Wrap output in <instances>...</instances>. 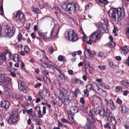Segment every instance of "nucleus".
<instances>
[{"instance_id":"nucleus-1","label":"nucleus","mask_w":129,"mask_h":129,"mask_svg":"<svg viewBox=\"0 0 129 129\" xmlns=\"http://www.w3.org/2000/svg\"><path fill=\"white\" fill-rule=\"evenodd\" d=\"M109 17L114 21H119L124 16L125 13L123 8L111 9L108 11Z\"/></svg>"},{"instance_id":"nucleus-2","label":"nucleus","mask_w":129,"mask_h":129,"mask_svg":"<svg viewBox=\"0 0 129 129\" xmlns=\"http://www.w3.org/2000/svg\"><path fill=\"white\" fill-rule=\"evenodd\" d=\"M109 110L107 108L105 109L102 108L100 106L98 107L96 109H93L89 111V113H91L95 115L98 114L102 117H104V116L106 117L108 116V113Z\"/></svg>"},{"instance_id":"nucleus-3","label":"nucleus","mask_w":129,"mask_h":129,"mask_svg":"<svg viewBox=\"0 0 129 129\" xmlns=\"http://www.w3.org/2000/svg\"><path fill=\"white\" fill-rule=\"evenodd\" d=\"M15 31V28L14 27L13 25L9 23L6 26L4 33L6 37L11 38L14 35Z\"/></svg>"},{"instance_id":"nucleus-4","label":"nucleus","mask_w":129,"mask_h":129,"mask_svg":"<svg viewBox=\"0 0 129 129\" xmlns=\"http://www.w3.org/2000/svg\"><path fill=\"white\" fill-rule=\"evenodd\" d=\"M66 38L72 42L76 41L78 38L75 33L72 29L67 30L64 33Z\"/></svg>"},{"instance_id":"nucleus-5","label":"nucleus","mask_w":129,"mask_h":129,"mask_svg":"<svg viewBox=\"0 0 129 129\" xmlns=\"http://www.w3.org/2000/svg\"><path fill=\"white\" fill-rule=\"evenodd\" d=\"M101 33V31L98 30L92 33L89 36V39L86 42L87 43L91 45L92 42H96Z\"/></svg>"},{"instance_id":"nucleus-6","label":"nucleus","mask_w":129,"mask_h":129,"mask_svg":"<svg viewBox=\"0 0 129 129\" xmlns=\"http://www.w3.org/2000/svg\"><path fill=\"white\" fill-rule=\"evenodd\" d=\"M0 83L5 87H7L8 85L11 84V79L4 74H0Z\"/></svg>"},{"instance_id":"nucleus-7","label":"nucleus","mask_w":129,"mask_h":129,"mask_svg":"<svg viewBox=\"0 0 129 129\" xmlns=\"http://www.w3.org/2000/svg\"><path fill=\"white\" fill-rule=\"evenodd\" d=\"M14 17L15 20L20 23L24 22L26 20L24 14L20 11H18L16 12Z\"/></svg>"},{"instance_id":"nucleus-8","label":"nucleus","mask_w":129,"mask_h":129,"mask_svg":"<svg viewBox=\"0 0 129 129\" xmlns=\"http://www.w3.org/2000/svg\"><path fill=\"white\" fill-rule=\"evenodd\" d=\"M108 113V116L106 117L110 118L113 124H115L117 125L121 124V121L119 117L117 116L115 117L113 116L112 113L109 112V111Z\"/></svg>"},{"instance_id":"nucleus-9","label":"nucleus","mask_w":129,"mask_h":129,"mask_svg":"<svg viewBox=\"0 0 129 129\" xmlns=\"http://www.w3.org/2000/svg\"><path fill=\"white\" fill-rule=\"evenodd\" d=\"M19 116L18 112L14 111L8 119L10 123H16L18 120Z\"/></svg>"},{"instance_id":"nucleus-10","label":"nucleus","mask_w":129,"mask_h":129,"mask_svg":"<svg viewBox=\"0 0 129 129\" xmlns=\"http://www.w3.org/2000/svg\"><path fill=\"white\" fill-rule=\"evenodd\" d=\"M18 88L20 90L26 93L28 92L29 89L28 87L24 85V82L23 81H18Z\"/></svg>"},{"instance_id":"nucleus-11","label":"nucleus","mask_w":129,"mask_h":129,"mask_svg":"<svg viewBox=\"0 0 129 129\" xmlns=\"http://www.w3.org/2000/svg\"><path fill=\"white\" fill-rule=\"evenodd\" d=\"M77 5L75 3L69 4L67 11L71 13L74 14L76 13L77 11Z\"/></svg>"},{"instance_id":"nucleus-12","label":"nucleus","mask_w":129,"mask_h":129,"mask_svg":"<svg viewBox=\"0 0 129 129\" xmlns=\"http://www.w3.org/2000/svg\"><path fill=\"white\" fill-rule=\"evenodd\" d=\"M54 30L53 29H52L51 31L47 32L45 33L44 34V36H43L42 38L43 39H50L53 37L54 35H53L54 34Z\"/></svg>"},{"instance_id":"nucleus-13","label":"nucleus","mask_w":129,"mask_h":129,"mask_svg":"<svg viewBox=\"0 0 129 129\" xmlns=\"http://www.w3.org/2000/svg\"><path fill=\"white\" fill-rule=\"evenodd\" d=\"M0 106L4 108L7 111L9 108L10 105L9 102L7 101L3 100L0 102Z\"/></svg>"},{"instance_id":"nucleus-14","label":"nucleus","mask_w":129,"mask_h":129,"mask_svg":"<svg viewBox=\"0 0 129 129\" xmlns=\"http://www.w3.org/2000/svg\"><path fill=\"white\" fill-rule=\"evenodd\" d=\"M86 126L88 129H95V126L93 123L91 122L90 119L88 118H87L86 121Z\"/></svg>"},{"instance_id":"nucleus-15","label":"nucleus","mask_w":129,"mask_h":129,"mask_svg":"<svg viewBox=\"0 0 129 129\" xmlns=\"http://www.w3.org/2000/svg\"><path fill=\"white\" fill-rule=\"evenodd\" d=\"M121 112L122 113H125L129 112V110L124 105H121L119 108Z\"/></svg>"},{"instance_id":"nucleus-16","label":"nucleus","mask_w":129,"mask_h":129,"mask_svg":"<svg viewBox=\"0 0 129 129\" xmlns=\"http://www.w3.org/2000/svg\"><path fill=\"white\" fill-rule=\"evenodd\" d=\"M86 52H87L88 54L91 57L92 56L96 54V52H95L93 51H91L89 49H87V48H85L84 50V54L85 56Z\"/></svg>"},{"instance_id":"nucleus-17","label":"nucleus","mask_w":129,"mask_h":129,"mask_svg":"<svg viewBox=\"0 0 129 129\" xmlns=\"http://www.w3.org/2000/svg\"><path fill=\"white\" fill-rule=\"evenodd\" d=\"M122 54L126 55L129 50V47L127 46L122 47L121 48Z\"/></svg>"},{"instance_id":"nucleus-18","label":"nucleus","mask_w":129,"mask_h":129,"mask_svg":"<svg viewBox=\"0 0 129 129\" xmlns=\"http://www.w3.org/2000/svg\"><path fill=\"white\" fill-rule=\"evenodd\" d=\"M8 55L9 56L8 57V59L9 60L10 59V57L11 55V53L9 52L6 54L5 53H2L1 54V57L3 60H6V56Z\"/></svg>"},{"instance_id":"nucleus-19","label":"nucleus","mask_w":129,"mask_h":129,"mask_svg":"<svg viewBox=\"0 0 129 129\" xmlns=\"http://www.w3.org/2000/svg\"><path fill=\"white\" fill-rule=\"evenodd\" d=\"M123 88L129 87V82L127 80H123L121 82L120 84Z\"/></svg>"},{"instance_id":"nucleus-20","label":"nucleus","mask_w":129,"mask_h":129,"mask_svg":"<svg viewBox=\"0 0 129 129\" xmlns=\"http://www.w3.org/2000/svg\"><path fill=\"white\" fill-rule=\"evenodd\" d=\"M92 89V90H94L96 92H97V91L100 89L98 85L95 82H92L91 83Z\"/></svg>"},{"instance_id":"nucleus-21","label":"nucleus","mask_w":129,"mask_h":129,"mask_svg":"<svg viewBox=\"0 0 129 129\" xmlns=\"http://www.w3.org/2000/svg\"><path fill=\"white\" fill-rule=\"evenodd\" d=\"M79 109L76 107H71L70 109V112L71 114L74 115L77 113Z\"/></svg>"},{"instance_id":"nucleus-22","label":"nucleus","mask_w":129,"mask_h":129,"mask_svg":"<svg viewBox=\"0 0 129 129\" xmlns=\"http://www.w3.org/2000/svg\"><path fill=\"white\" fill-rule=\"evenodd\" d=\"M35 109L36 110L37 109L38 110V111L37 114L39 118H40L43 117V114H42L41 113V111L40 108L37 106H36L35 107Z\"/></svg>"},{"instance_id":"nucleus-23","label":"nucleus","mask_w":129,"mask_h":129,"mask_svg":"<svg viewBox=\"0 0 129 129\" xmlns=\"http://www.w3.org/2000/svg\"><path fill=\"white\" fill-rule=\"evenodd\" d=\"M97 93H98L100 95L103 97L106 96L107 94V92L105 91L102 90L101 89H99L98 91H97Z\"/></svg>"},{"instance_id":"nucleus-24","label":"nucleus","mask_w":129,"mask_h":129,"mask_svg":"<svg viewBox=\"0 0 129 129\" xmlns=\"http://www.w3.org/2000/svg\"><path fill=\"white\" fill-rule=\"evenodd\" d=\"M123 87H121V85L117 86L115 87L116 92L119 93H120L123 90Z\"/></svg>"},{"instance_id":"nucleus-25","label":"nucleus","mask_w":129,"mask_h":129,"mask_svg":"<svg viewBox=\"0 0 129 129\" xmlns=\"http://www.w3.org/2000/svg\"><path fill=\"white\" fill-rule=\"evenodd\" d=\"M38 6L40 9L44 8L45 6V4L42 2H39L38 3Z\"/></svg>"},{"instance_id":"nucleus-26","label":"nucleus","mask_w":129,"mask_h":129,"mask_svg":"<svg viewBox=\"0 0 129 129\" xmlns=\"http://www.w3.org/2000/svg\"><path fill=\"white\" fill-rule=\"evenodd\" d=\"M96 26L98 27L97 30L101 31V30L103 29V24L101 22L98 23L96 24Z\"/></svg>"},{"instance_id":"nucleus-27","label":"nucleus","mask_w":129,"mask_h":129,"mask_svg":"<svg viewBox=\"0 0 129 129\" xmlns=\"http://www.w3.org/2000/svg\"><path fill=\"white\" fill-rule=\"evenodd\" d=\"M13 60L15 62L19 61V56L17 54L13 55Z\"/></svg>"},{"instance_id":"nucleus-28","label":"nucleus","mask_w":129,"mask_h":129,"mask_svg":"<svg viewBox=\"0 0 129 129\" xmlns=\"http://www.w3.org/2000/svg\"><path fill=\"white\" fill-rule=\"evenodd\" d=\"M69 6V4H67L66 3H62L61 4V7L64 10L67 11L68 9V7Z\"/></svg>"},{"instance_id":"nucleus-29","label":"nucleus","mask_w":129,"mask_h":129,"mask_svg":"<svg viewBox=\"0 0 129 129\" xmlns=\"http://www.w3.org/2000/svg\"><path fill=\"white\" fill-rule=\"evenodd\" d=\"M89 115L91 118L92 123H95L97 121V120L94 117L93 115L91 113H89Z\"/></svg>"},{"instance_id":"nucleus-30","label":"nucleus","mask_w":129,"mask_h":129,"mask_svg":"<svg viewBox=\"0 0 129 129\" xmlns=\"http://www.w3.org/2000/svg\"><path fill=\"white\" fill-rule=\"evenodd\" d=\"M33 12H34L35 13L37 14L40 13H41V11L38 8H35L33 7H32V8Z\"/></svg>"},{"instance_id":"nucleus-31","label":"nucleus","mask_w":129,"mask_h":129,"mask_svg":"<svg viewBox=\"0 0 129 129\" xmlns=\"http://www.w3.org/2000/svg\"><path fill=\"white\" fill-rule=\"evenodd\" d=\"M58 60L61 61L65 62L66 61L64 57L61 55H59L58 57Z\"/></svg>"},{"instance_id":"nucleus-32","label":"nucleus","mask_w":129,"mask_h":129,"mask_svg":"<svg viewBox=\"0 0 129 129\" xmlns=\"http://www.w3.org/2000/svg\"><path fill=\"white\" fill-rule=\"evenodd\" d=\"M110 101L111 102L110 105V107L112 110H114L115 108V106L112 100H110Z\"/></svg>"},{"instance_id":"nucleus-33","label":"nucleus","mask_w":129,"mask_h":129,"mask_svg":"<svg viewBox=\"0 0 129 129\" xmlns=\"http://www.w3.org/2000/svg\"><path fill=\"white\" fill-rule=\"evenodd\" d=\"M36 122L37 123V124L39 125H41L42 123V121L40 119H35Z\"/></svg>"},{"instance_id":"nucleus-34","label":"nucleus","mask_w":129,"mask_h":129,"mask_svg":"<svg viewBox=\"0 0 129 129\" xmlns=\"http://www.w3.org/2000/svg\"><path fill=\"white\" fill-rule=\"evenodd\" d=\"M70 102V100L68 98H66L64 100V104L67 105L69 104Z\"/></svg>"},{"instance_id":"nucleus-35","label":"nucleus","mask_w":129,"mask_h":129,"mask_svg":"<svg viewBox=\"0 0 129 129\" xmlns=\"http://www.w3.org/2000/svg\"><path fill=\"white\" fill-rule=\"evenodd\" d=\"M86 87V89L88 90L89 91H90L92 89L91 84L87 85Z\"/></svg>"},{"instance_id":"nucleus-36","label":"nucleus","mask_w":129,"mask_h":129,"mask_svg":"<svg viewBox=\"0 0 129 129\" xmlns=\"http://www.w3.org/2000/svg\"><path fill=\"white\" fill-rule=\"evenodd\" d=\"M30 116H31L32 118L34 120L37 117V116L36 115V113H32L31 114Z\"/></svg>"},{"instance_id":"nucleus-37","label":"nucleus","mask_w":129,"mask_h":129,"mask_svg":"<svg viewBox=\"0 0 129 129\" xmlns=\"http://www.w3.org/2000/svg\"><path fill=\"white\" fill-rule=\"evenodd\" d=\"M75 81L76 83L78 84H82L83 83V82L82 81L78 79H75Z\"/></svg>"},{"instance_id":"nucleus-38","label":"nucleus","mask_w":129,"mask_h":129,"mask_svg":"<svg viewBox=\"0 0 129 129\" xmlns=\"http://www.w3.org/2000/svg\"><path fill=\"white\" fill-rule=\"evenodd\" d=\"M48 50L49 52L51 54L54 52V49L52 46H51L48 48Z\"/></svg>"},{"instance_id":"nucleus-39","label":"nucleus","mask_w":129,"mask_h":129,"mask_svg":"<svg viewBox=\"0 0 129 129\" xmlns=\"http://www.w3.org/2000/svg\"><path fill=\"white\" fill-rule=\"evenodd\" d=\"M43 95L45 97H46V98H48L50 96L49 92L48 90L45 92V93Z\"/></svg>"},{"instance_id":"nucleus-40","label":"nucleus","mask_w":129,"mask_h":129,"mask_svg":"<svg viewBox=\"0 0 129 129\" xmlns=\"http://www.w3.org/2000/svg\"><path fill=\"white\" fill-rule=\"evenodd\" d=\"M108 44L111 47H113L115 46V43L114 42L111 41Z\"/></svg>"},{"instance_id":"nucleus-41","label":"nucleus","mask_w":129,"mask_h":129,"mask_svg":"<svg viewBox=\"0 0 129 129\" xmlns=\"http://www.w3.org/2000/svg\"><path fill=\"white\" fill-rule=\"evenodd\" d=\"M89 91L87 89H85L83 91L84 95L86 96H88L89 95Z\"/></svg>"},{"instance_id":"nucleus-42","label":"nucleus","mask_w":129,"mask_h":129,"mask_svg":"<svg viewBox=\"0 0 129 129\" xmlns=\"http://www.w3.org/2000/svg\"><path fill=\"white\" fill-rule=\"evenodd\" d=\"M118 29L117 28L114 27V29L113 30V33L114 34V35L115 36H116L117 35V34L116 33V32L117 31H118Z\"/></svg>"},{"instance_id":"nucleus-43","label":"nucleus","mask_w":129,"mask_h":129,"mask_svg":"<svg viewBox=\"0 0 129 129\" xmlns=\"http://www.w3.org/2000/svg\"><path fill=\"white\" fill-rule=\"evenodd\" d=\"M54 9L56 13H59L60 12V10L59 8L56 7L54 8Z\"/></svg>"},{"instance_id":"nucleus-44","label":"nucleus","mask_w":129,"mask_h":129,"mask_svg":"<svg viewBox=\"0 0 129 129\" xmlns=\"http://www.w3.org/2000/svg\"><path fill=\"white\" fill-rule=\"evenodd\" d=\"M98 67L101 70H104L106 69L105 66V65H103L102 66L100 65Z\"/></svg>"},{"instance_id":"nucleus-45","label":"nucleus","mask_w":129,"mask_h":129,"mask_svg":"<svg viewBox=\"0 0 129 129\" xmlns=\"http://www.w3.org/2000/svg\"><path fill=\"white\" fill-rule=\"evenodd\" d=\"M24 51L27 53H29V48L27 47H25L24 49Z\"/></svg>"},{"instance_id":"nucleus-46","label":"nucleus","mask_w":129,"mask_h":129,"mask_svg":"<svg viewBox=\"0 0 129 129\" xmlns=\"http://www.w3.org/2000/svg\"><path fill=\"white\" fill-rule=\"evenodd\" d=\"M101 3L104 5H106L108 4V1L106 0H99Z\"/></svg>"},{"instance_id":"nucleus-47","label":"nucleus","mask_w":129,"mask_h":129,"mask_svg":"<svg viewBox=\"0 0 129 129\" xmlns=\"http://www.w3.org/2000/svg\"><path fill=\"white\" fill-rule=\"evenodd\" d=\"M0 14L2 15H4L3 10L2 6L0 7Z\"/></svg>"},{"instance_id":"nucleus-48","label":"nucleus","mask_w":129,"mask_h":129,"mask_svg":"<svg viewBox=\"0 0 129 129\" xmlns=\"http://www.w3.org/2000/svg\"><path fill=\"white\" fill-rule=\"evenodd\" d=\"M19 63L21 64L20 66L21 67V68L24 69V64L23 62L21 61H19Z\"/></svg>"},{"instance_id":"nucleus-49","label":"nucleus","mask_w":129,"mask_h":129,"mask_svg":"<svg viewBox=\"0 0 129 129\" xmlns=\"http://www.w3.org/2000/svg\"><path fill=\"white\" fill-rule=\"evenodd\" d=\"M104 127L105 128H108L109 129L111 128V127L109 126V123L107 122L104 125Z\"/></svg>"},{"instance_id":"nucleus-50","label":"nucleus","mask_w":129,"mask_h":129,"mask_svg":"<svg viewBox=\"0 0 129 129\" xmlns=\"http://www.w3.org/2000/svg\"><path fill=\"white\" fill-rule=\"evenodd\" d=\"M42 66L44 68H50L51 67V65L49 63H48L47 65V66H45L43 64H42Z\"/></svg>"},{"instance_id":"nucleus-51","label":"nucleus","mask_w":129,"mask_h":129,"mask_svg":"<svg viewBox=\"0 0 129 129\" xmlns=\"http://www.w3.org/2000/svg\"><path fill=\"white\" fill-rule=\"evenodd\" d=\"M128 59L125 60L124 63L126 64L129 67V56L128 57Z\"/></svg>"},{"instance_id":"nucleus-52","label":"nucleus","mask_w":129,"mask_h":129,"mask_svg":"<svg viewBox=\"0 0 129 129\" xmlns=\"http://www.w3.org/2000/svg\"><path fill=\"white\" fill-rule=\"evenodd\" d=\"M80 102L82 104H84L85 103V101L83 97H81L80 100Z\"/></svg>"},{"instance_id":"nucleus-53","label":"nucleus","mask_w":129,"mask_h":129,"mask_svg":"<svg viewBox=\"0 0 129 129\" xmlns=\"http://www.w3.org/2000/svg\"><path fill=\"white\" fill-rule=\"evenodd\" d=\"M109 65L112 68L114 67L115 66V64L112 62H109Z\"/></svg>"},{"instance_id":"nucleus-54","label":"nucleus","mask_w":129,"mask_h":129,"mask_svg":"<svg viewBox=\"0 0 129 129\" xmlns=\"http://www.w3.org/2000/svg\"><path fill=\"white\" fill-rule=\"evenodd\" d=\"M17 38L18 41H20L22 39L21 34H19L17 36Z\"/></svg>"},{"instance_id":"nucleus-55","label":"nucleus","mask_w":129,"mask_h":129,"mask_svg":"<svg viewBox=\"0 0 129 129\" xmlns=\"http://www.w3.org/2000/svg\"><path fill=\"white\" fill-rule=\"evenodd\" d=\"M46 108L45 106H43V111H42V113L43 115H44L46 113Z\"/></svg>"},{"instance_id":"nucleus-56","label":"nucleus","mask_w":129,"mask_h":129,"mask_svg":"<svg viewBox=\"0 0 129 129\" xmlns=\"http://www.w3.org/2000/svg\"><path fill=\"white\" fill-rule=\"evenodd\" d=\"M47 90H48L46 88H43L41 92L43 94H44L45 93V92Z\"/></svg>"},{"instance_id":"nucleus-57","label":"nucleus","mask_w":129,"mask_h":129,"mask_svg":"<svg viewBox=\"0 0 129 129\" xmlns=\"http://www.w3.org/2000/svg\"><path fill=\"white\" fill-rule=\"evenodd\" d=\"M39 96H40V95H37L36 97H37V99L36 100V103H38L40 101V98L39 97L38 98V97Z\"/></svg>"},{"instance_id":"nucleus-58","label":"nucleus","mask_w":129,"mask_h":129,"mask_svg":"<svg viewBox=\"0 0 129 129\" xmlns=\"http://www.w3.org/2000/svg\"><path fill=\"white\" fill-rule=\"evenodd\" d=\"M80 92V91L78 88H76V90L74 91V93H75V95H77V93Z\"/></svg>"},{"instance_id":"nucleus-59","label":"nucleus","mask_w":129,"mask_h":129,"mask_svg":"<svg viewBox=\"0 0 129 129\" xmlns=\"http://www.w3.org/2000/svg\"><path fill=\"white\" fill-rule=\"evenodd\" d=\"M116 102L117 103H118L119 104H121L122 102V100L119 98L117 99Z\"/></svg>"},{"instance_id":"nucleus-60","label":"nucleus","mask_w":129,"mask_h":129,"mask_svg":"<svg viewBox=\"0 0 129 129\" xmlns=\"http://www.w3.org/2000/svg\"><path fill=\"white\" fill-rule=\"evenodd\" d=\"M68 72L69 74L70 75H72L74 74L73 71L71 70H68Z\"/></svg>"},{"instance_id":"nucleus-61","label":"nucleus","mask_w":129,"mask_h":129,"mask_svg":"<svg viewBox=\"0 0 129 129\" xmlns=\"http://www.w3.org/2000/svg\"><path fill=\"white\" fill-rule=\"evenodd\" d=\"M61 121L62 122L64 123H69L68 120L67 119H65L64 118H62L61 119Z\"/></svg>"},{"instance_id":"nucleus-62","label":"nucleus","mask_w":129,"mask_h":129,"mask_svg":"<svg viewBox=\"0 0 129 129\" xmlns=\"http://www.w3.org/2000/svg\"><path fill=\"white\" fill-rule=\"evenodd\" d=\"M10 75L14 78L16 76V74L15 73L12 72H11Z\"/></svg>"},{"instance_id":"nucleus-63","label":"nucleus","mask_w":129,"mask_h":129,"mask_svg":"<svg viewBox=\"0 0 129 129\" xmlns=\"http://www.w3.org/2000/svg\"><path fill=\"white\" fill-rule=\"evenodd\" d=\"M41 85V83H38L36 84L34 86L35 88H37L38 87H39Z\"/></svg>"},{"instance_id":"nucleus-64","label":"nucleus","mask_w":129,"mask_h":129,"mask_svg":"<svg viewBox=\"0 0 129 129\" xmlns=\"http://www.w3.org/2000/svg\"><path fill=\"white\" fill-rule=\"evenodd\" d=\"M110 100H112L111 99H110L108 101L107 100H105V103L107 106H108L109 103L110 104L111 103V102H110Z\"/></svg>"}]
</instances>
